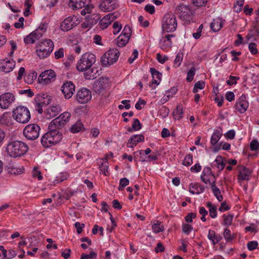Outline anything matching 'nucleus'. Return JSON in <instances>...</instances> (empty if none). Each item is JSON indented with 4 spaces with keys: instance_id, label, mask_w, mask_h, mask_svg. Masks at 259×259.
Wrapping results in <instances>:
<instances>
[{
    "instance_id": "25",
    "label": "nucleus",
    "mask_w": 259,
    "mask_h": 259,
    "mask_svg": "<svg viewBox=\"0 0 259 259\" xmlns=\"http://www.w3.org/2000/svg\"><path fill=\"white\" fill-rule=\"evenodd\" d=\"M41 37V35L38 30H34L24 38V43L26 45L32 44L35 40H38Z\"/></svg>"
},
{
    "instance_id": "6",
    "label": "nucleus",
    "mask_w": 259,
    "mask_h": 259,
    "mask_svg": "<svg viewBox=\"0 0 259 259\" xmlns=\"http://www.w3.org/2000/svg\"><path fill=\"white\" fill-rule=\"evenodd\" d=\"M177 27V22L175 16L172 13L166 14L162 19V28L166 32L174 31Z\"/></svg>"
},
{
    "instance_id": "10",
    "label": "nucleus",
    "mask_w": 259,
    "mask_h": 259,
    "mask_svg": "<svg viewBox=\"0 0 259 259\" xmlns=\"http://www.w3.org/2000/svg\"><path fill=\"white\" fill-rule=\"evenodd\" d=\"M70 118V113L67 111L64 112L51 121V126H54L57 128H62L69 122Z\"/></svg>"
},
{
    "instance_id": "38",
    "label": "nucleus",
    "mask_w": 259,
    "mask_h": 259,
    "mask_svg": "<svg viewBox=\"0 0 259 259\" xmlns=\"http://www.w3.org/2000/svg\"><path fill=\"white\" fill-rule=\"evenodd\" d=\"M108 167L109 164L107 158H106L103 160V161L101 163V164L99 166L100 174H102L105 176H107L108 174Z\"/></svg>"
},
{
    "instance_id": "54",
    "label": "nucleus",
    "mask_w": 259,
    "mask_h": 259,
    "mask_svg": "<svg viewBox=\"0 0 259 259\" xmlns=\"http://www.w3.org/2000/svg\"><path fill=\"white\" fill-rule=\"evenodd\" d=\"M248 49L249 51L252 55H255L258 52V50L257 49V45L255 43H250L248 46Z\"/></svg>"
},
{
    "instance_id": "3",
    "label": "nucleus",
    "mask_w": 259,
    "mask_h": 259,
    "mask_svg": "<svg viewBox=\"0 0 259 259\" xmlns=\"http://www.w3.org/2000/svg\"><path fill=\"white\" fill-rule=\"evenodd\" d=\"M37 56L44 59L49 57L54 50L53 42L50 39H46L38 42L35 46Z\"/></svg>"
},
{
    "instance_id": "22",
    "label": "nucleus",
    "mask_w": 259,
    "mask_h": 259,
    "mask_svg": "<svg viewBox=\"0 0 259 259\" xmlns=\"http://www.w3.org/2000/svg\"><path fill=\"white\" fill-rule=\"evenodd\" d=\"M61 111V107L59 105L50 106L45 110L46 118L47 119L53 118L58 115Z\"/></svg>"
},
{
    "instance_id": "39",
    "label": "nucleus",
    "mask_w": 259,
    "mask_h": 259,
    "mask_svg": "<svg viewBox=\"0 0 259 259\" xmlns=\"http://www.w3.org/2000/svg\"><path fill=\"white\" fill-rule=\"evenodd\" d=\"M223 236L227 242L232 241L236 236L235 234H232L231 231L227 228L224 229Z\"/></svg>"
},
{
    "instance_id": "14",
    "label": "nucleus",
    "mask_w": 259,
    "mask_h": 259,
    "mask_svg": "<svg viewBox=\"0 0 259 259\" xmlns=\"http://www.w3.org/2000/svg\"><path fill=\"white\" fill-rule=\"evenodd\" d=\"M118 16L119 14L116 12L106 15L99 22V26L100 28L103 30L106 29L111 22L117 19Z\"/></svg>"
},
{
    "instance_id": "21",
    "label": "nucleus",
    "mask_w": 259,
    "mask_h": 259,
    "mask_svg": "<svg viewBox=\"0 0 259 259\" xmlns=\"http://www.w3.org/2000/svg\"><path fill=\"white\" fill-rule=\"evenodd\" d=\"M150 72L152 74L153 79L149 86L152 90H154L158 85L159 84L162 74L154 68H150Z\"/></svg>"
},
{
    "instance_id": "52",
    "label": "nucleus",
    "mask_w": 259,
    "mask_h": 259,
    "mask_svg": "<svg viewBox=\"0 0 259 259\" xmlns=\"http://www.w3.org/2000/svg\"><path fill=\"white\" fill-rule=\"evenodd\" d=\"M32 176L34 178H37L38 180L40 181L42 179V176L41 175L40 171L36 167H34L32 170Z\"/></svg>"
},
{
    "instance_id": "24",
    "label": "nucleus",
    "mask_w": 259,
    "mask_h": 259,
    "mask_svg": "<svg viewBox=\"0 0 259 259\" xmlns=\"http://www.w3.org/2000/svg\"><path fill=\"white\" fill-rule=\"evenodd\" d=\"M174 36L175 35L174 34H167L163 37L160 42V48L164 51H167L169 48H171L172 44L171 38Z\"/></svg>"
},
{
    "instance_id": "20",
    "label": "nucleus",
    "mask_w": 259,
    "mask_h": 259,
    "mask_svg": "<svg viewBox=\"0 0 259 259\" xmlns=\"http://www.w3.org/2000/svg\"><path fill=\"white\" fill-rule=\"evenodd\" d=\"M15 63L13 59H6L0 64V70L6 73L10 72L15 67Z\"/></svg>"
},
{
    "instance_id": "48",
    "label": "nucleus",
    "mask_w": 259,
    "mask_h": 259,
    "mask_svg": "<svg viewBox=\"0 0 259 259\" xmlns=\"http://www.w3.org/2000/svg\"><path fill=\"white\" fill-rule=\"evenodd\" d=\"M131 34H132L131 28L128 25H126L124 26L121 33L120 34V35H122L123 36H125L126 37V38H128V39H129L131 37Z\"/></svg>"
},
{
    "instance_id": "62",
    "label": "nucleus",
    "mask_w": 259,
    "mask_h": 259,
    "mask_svg": "<svg viewBox=\"0 0 259 259\" xmlns=\"http://www.w3.org/2000/svg\"><path fill=\"white\" fill-rule=\"evenodd\" d=\"M169 113V109L165 106L162 107L159 110V113L163 118L167 117Z\"/></svg>"
},
{
    "instance_id": "12",
    "label": "nucleus",
    "mask_w": 259,
    "mask_h": 259,
    "mask_svg": "<svg viewBox=\"0 0 259 259\" xmlns=\"http://www.w3.org/2000/svg\"><path fill=\"white\" fill-rule=\"evenodd\" d=\"M201 180L205 183L210 186L215 184V177L209 167H205L201 175Z\"/></svg>"
},
{
    "instance_id": "59",
    "label": "nucleus",
    "mask_w": 259,
    "mask_h": 259,
    "mask_svg": "<svg viewBox=\"0 0 259 259\" xmlns=\"http://www.w3.org/2000/svg\"><path fill=\"white\" fill-rule=\"evenodd\" d=\"M141 128V124L140 123V121L137 118L134 119L133 123L132 124V129L135 131H137L140 130Z\"/></svg>"
},
{
    "instance_id": "57",
    "label": "nucleus",
    "mask_w": 259,
    "mask_h": 259,
    "mask_svg": "<svg viewBox=\"0 0 259 259\" xmlns=\"http://www.w3.org/2000/svg\"><path fill=\"white\" fill-rule=\"evenodd\" d=\"M208 0H193V3L197 7L205 6Z\"/></svg>"
},
{
    "instance_id": "51",
    "label": "nucleus",
    "mask_w": 259,
    "mask_h": 259,
    "mask_svg": "<svg viewBox=\"0 0 259 259\" xmlns=\"http://www.w3.org/2000/svg\"><path fill=\"white\" fill-rule=\"evenodd\" d=\"M195 67H192L188 72L186 79L188 82H191L193 79L195 74Z\"/></svg>"
},
{
    "instance_id": "26",
    "label": "nucleus",
    "mask_w": 259,
    "mask_h": 259,
    "mask_svg": "<svg viewBox=\"0 0 259 259\" xmlns=\"http://www.w3.org/2000/svg\"><path fill=\"white\" fill-rule=\"evenodd\" d=\"M144 141V137L143 135H135L130 138L126 146L128 148H133L136 146L138 143Z\"/></svg>"
},
{
    "instance_id": "55",
    "label": "nucleus",
    "mask_w": 259,
    "mask_h": 259,
    "mask_svg": "<svg viewBox=\"0 0 259 259\" xmlns=\"http://www.w3.org/2000/svg\"><path fill=\"white\" fill-rule=\"evenodd\" d=\"M192 229L193 227L189 224H184L182 225V231L185 234H189Z\"/></svg>"
},
{
    "instance_id": "2",
    "label": "nucleus",
    "mask_w": 259,
    "mask_h": 259,
    "mask_svg": "<svg viewBox=\"0 0 259 259\" xmlns=\"http://www.w3.org/2000/svg\"><path fill=\"white\" fill-rule=\"evenodd\" d=\"M28 149V146L19 141L10 142L7 145L6 148L7 153L9 156L13 157H17L24 155Z\"/></svg>"
},
{
    "instance_id": "19",
    "label": "nucleus",
    "mask_w": 259,
    "mask_h": 259,
    "mask_svg": "<svg viewBox=\"0 0 259 259\" xmlns=\"http://www.w3.org/2000/svg\"><path fill=\"white\" fill-rule=\"evenodd\" d=\"M116 8V4L113 0H103L99 5L100 9L103 12H110Z\"/></svg>"
},
{
    "instance_id": "9",
    "label": "nucleus",
    "mask_w": 259,
    "mask_h": 259,
    "mask_svg": "<svg viewBox=\"0 0 259 259\" xmlns=\"http://www.w3.org/2000/svg\"><path fill=\"white\" fill-rule=\"evenodd\" d=\"M56 79V74L52 69L46 70L39 75L38 80L43 85H47L54 82Z\"/></svg>"
},
{
    "instance_id": "34",
    "label": "nucleus",
    "mask_w": 259,
    "mask_h": 259,
    "mask_svg": "<svg viewBox=\"0 0 259 259\" xmlns=\"http://www.w3.org/2000/svg\"><path fill=\"white\" fill-rule=\"evenodd\" d=\"M206 206L208 208L210 217L212 219L216 218L218 215L217 206L215 205L212 204V203L210 202H207L206 203Z\"/></svg>"
},
{
    "instance_id": "29",
    "label": "nucleus",
    "mask_w": 259,
    "mask_h": 259,
    "mask_svg": "<svg viewBox=\"0 0 259 259\" xmlns=\"http://www.w3.org/2000/svg\"><path fill=\"white\" fill-rule=\"evenodd\" d=\"M0 123L8 126L13 124V120L9 112H6L3 113L0 118Z\"/></svg>"
},
{
    "instance_id": "61",
    "label": "nucleus",
    "mask_w": 259,
    "mask_h": 259,
    "mask_svg": "<svg viewBox=\"0 0 259 259\" xmlns=\"http://www.w3.org/2000/svg\"><path fill=\"white\" fill-rule=\"evenodd\" d=\"M146 102L145 100H142L141 99H139L138 101L135 104V108L137 110H141L143 106L146 105Z\"/></svg>"
},
{
    "instance_id": "44",
    "label": "nucleus",
    "mask_w": 259,
    "mask_h": 259,
    "mask_svg": "<svg viewBox=\"0 0 259 259\" xmlns=\"http://www.w3.org/2000/svg\"><path fill=\"white\" fill-rule=\"evenodd\" d=\"M214 162H215L218 168L220 170H223L225 166V164L223 162V158L221 156L216 157Z\"/></svg>"
},
{
    "instance_id": "36",
    "label": "nucleus",
    "mask_w": 259,
    "mask_h": 259,
    "mask_svg": "<svg viewBox=\"0 0 259 259\" xmlns=\"http://www.w3.org/2000/svg\"><path fill=\"white\" fill-rule=\"evenodd\" d=\"M183 115V107L181 105H178L176 110L173 112V116L175 119L180 120Z\"/></svg>"
},
{
    "instance_id": "5",
    "label": "nucleus",
    "mask_w": 259,
    "mask_h": 259,
    "mask_svg": "<svg viewBox=\"0 0 259 259\" xmlns=\"http://www.w3.org/2000/svg\"><path fill=\"white\" fill-rule=\"evenodd\" d=\"M13 117L18 122L25 124L29 122L31 114L29 109L23 106H18L12 111Z\"/></svg>"
},
{
    "instance_id": "56",
    "label": "nucleus",
    "mask_w": 259,
    "mask_h": 259,
    "mask_svg": "<svg viewBox=\"0 0 259 259\" xmlns=\"http://www.w3.org/2000/svg\"><path fill=\"white\" fill-rule=\"evenodd\" d=\"M97 253L94 251H92L90 254H87L85 253H83L81 255L80 259H92L94 258H96L97 257Z\"/></svg>"
},
{
    "instance_id": "33",
    "label": "nucleus",
    "mask_w": 259,
    "mask_h": 259,
    "mask_svg": "<svg viewBox=\"0 0 259 259\" xmlns=\"http://www.w3.org/2000/svg\"><path fill=\"white\" fill-rule=\"evenodd\" d=\"M222 130L214 131L210 139L211 144L212 145H215L222 137Z\"/></svg>"
},
{
    "instance_id": "35",
    "label": "nucleus",
    "mask_w": 259,
    "mask_h": 259,
    "mask_svg": "<svg viewBox=\"0 0 259 259\" xmlns=\"http://www.w3.org/2000/svg\"><path fill=\"white\" fill-rule=\"evenodd\" d=\"M234 215L231 213L224 214L223 215V221L222 223V225L225 226H230L232 225Z\"/></svg>"
},
{
    "instance_id": "8",
    "label": "nucleus",
    "mask_w": 259,
    "mask_h": 259,
    "mask_svg": "<svg viewBox=\"0 0 259 259\" xmlns=\"http://www.w3.org/2000/svg\"><path fill=\"white\" fill-rule=\"evenodd\" d=\"M40 129V127L37 124H28L23 130L24 136L28 140H35L39 136Z\"/></svg>"
},
{
    "instance_id": "47",
    "label": "nucleus",
    "mask_w": 259,
    "mask_h": 259,
    "mask_svg": "<svg viewBox=\"0 0 259 259\" xmlns=\"http://www.w3.org/2000/svg\"><path fill=\"white\" fill-rule=\"evenodd\" d=\"M131 34H132L131 28L128 25H126L124 26L121 33L120 34V35H122L123 36H125L126 37V38H128V39H129L131 37Z\"/></svg>"
},
{
    "instance_id": "18",
    "label": "nucleus",
    "mask_w": 259,
    "mask_h": 259,
    "mask_svg": "<svg viewBox=\"0 0 259 259\" xmlns=\"http://www.w3.org/2000/svg\"><path fill=\"white\" fill-rule=\"evenodd\" d=\"M75 85L71 81H67L61 87V91L63 93L64 97L69 99L72 97L75 91Z\"/></svg>"
},
{
    "instance_id": "53",
    "label": "nucleus",
    "mask_w": 259,
    "mask_h": 259,
    "mask_svg": "<svg viewBox=\"0 0 259 259\" xmlns=\"http://www.w3.org/2000/svg\"><path fill=\"white\" fill-rule=\"evenodd\" d=\"M112 27L113 28V33L116 35L120 31L122 25L119 22L115 21L113 24Z\"/></svg>"
},
{
    "instance_id": "41",
    "label": "nucleus",
    "mask_w": 259,
    "mask_h": 259,
    "mask_svg": "<svg viewBox=\"0 0 259 259\" xmlns=\"http://www.w3.org/2000/svg\"><path fill=\"white\" fill-rule=\"evenodd\" d=\"M128 41L129 39L128 38H126L125 36L120 35L117 38L116 44L118 47H123L127 44Z\"/></svg>"
},
{
    "instance_id": "32",
    "label": "nucleus",
    "mask_w": 259,
    "mask_h": 259,
    "mask_svg": "<svg viewBox=\"0 0 259 259\" xmlns=\"http://www.w3.org/2000/svg\"><path fill=\"white\" fill-rule=\"evenodd\" d=\"M207 237L211 241L213 245L217 244L222 239V237L220 235L216 234L215 232L211 230H209Z\"/></svg>"
},
{
    "instance_id": "46",
    "label": "nucleus",
    "mask_w": 259,
    "mask_h": 259,
    "mask_svg": "<svg viewBox=\"0 0 259 259\" xmlns=\"http://www.w3.org/2000/svg\"><path fill=\"white\" fill-rule=\"evenodd\" d=\"M83 125L80 122H77L70 128L71 132L73 133H76L81 131Z\"/></svg>"
},
{
    "instance_id": "45",
    "label": "nucleus",
    "mask_w": 259,
    "mask_h": 259,
    "mask_svg": "<svg viewBox=\"0 0 259 259\" xmlns=\"http://www.w3.org/2000/svg\"><path fill=\"white\" fill-rule=\"evenodd\" d=\"M205 85V82L203 81H198L195 83L194 84L193 89V92L194 93H196L198 92V90L200 89L202 90L204 88Z\"/></svg>"
},
{
    "instance_id": "50",
    "label": "nucleus",
    "mask_w": 259,
    "mask_h": 259,
    "mask_svg": "<svg viewBox=\"0 0 259 259\" xmlns=\"http://www.w3.org/2000/svg\"><path fill=\"white\" fill-rule=\"evenodd\" d=\"M129 184V181L126 178H122L119 181V186L118 187V190L119 191H122L123 190L124 188L127 186Z\"/></svg>"
},
{
    "instance_id": "58",
    "label": "nucleus",
    "mask_w": 259,
    "mask_h": 259,
    "mask_svg": "<svg viewBox=\"0 0 259 259\" xmlns=\"http://www.w3.org/2000/svg\"><path fill=\"white\" fill-rule=\"evenodd\" d=\"M84 7H85L84 9L82 10L80 12V14L82 15H85L87 14L91 13L92 9L93 8V6L92 5L88 4L86 5H85V6Z\"/></svg>"
},
{
    "instance_id": "4",
    "label": "nucleus",
    "mask_w": 259,
    "mask_h": 259,
    "mask_svg": "<svg viewBox=\"0 0 259 259\" xmlns=\"http://www.w3.org/2000/svg\"><path fill=\"white\" fill-rule=\"evenodd\" d=\"M62 138V135L59 131L52 130L44 135L41 143L44 147L49 148L58 143Z\"/></svg>"
},
{
    "instance_id": "60",
    "label": "nucleus",
    "mask_w": 259,
    "mask_h": 259,
    "mask_svg": "<svg viewBox=\"0 0 259 259\" xmlns=\"http://www.w3.org/2000/svg\"><path fill=\"white\" fill-rule=\"evenodd\" d=\"M259 148V143L257 140H253L250 143V148L251 151H256Z\"/></svg>"
},
{
    "instance_id": "64",
    "label": "nucleus",
    "mask_w": 259,
    "mask_h": 259,
    "mask_svg": "<svg viewBox=\"0 0 259 259\" xmlns=\"http://www.w3.org/2000/svg\"><path fill=\"white\" fill-rule=\"evenodd\" d=\"M17 253L16 251L12 249H10L8 250V252L7 251V256H3V257L6 258L7 259H11L15 257Z\"/></svg>"
},
{
    "instance_id": "1",
    "label": "nucleus",
    "mask_w": 259,
    "mask_h": 259,
    "mask_svg": "<svg viewBox=\"0 0 259 259\" xmlns=\"http://www.w3.org/2000/svg\"><path fill=\"white\" fill-rule=\"evenodd\" d=\"M95 55L91 53L83 54L76 64V69L80 72H84V76L86 79H93L97 77L98 70L92 65L96 62Z\"/></svg>"
},
{
    "instance_id": "23",
    "label": "nucleus",
    "mask_w": 259,
    "mask_h": 259,
    "mask_svg": "<svg viewBox=\"0 0 259 259\" xmlns=\"http://www.w3.org/2000/svg\"><path fill=\"white\" fill-rule=\"evenodd\" d=\"M108 87V80L106 78H100L95 81L93 85L94 91L98 94H100Z\"/></svg>"
},
{
    "instance_id": "49",
    "label": "nucleus",
    "mask_w": 259,
    "mask_h": 259,
    "mask_svg": "<svg viewBox=\"0 0 259 259\" xmlns=\"http://www.w3.org/2000/svg\"><path fill=\"white\" fill-rule=\"evenodd\" d=\"M193 163V156L191 154L187 155L184 160H183V164L185 166H190Z\"/></svg>"
},
{
    "instance_id": "13",
    "label": "nucleus",
    "mask_w": 259,
    "mask_h": 259,
    "mask_svg": "<svg viewBox=\"0 0 259 259\" xmlns=\"http://www.w3.org/2000/svg\"><path fill=\"white\" fill-rule=\"evenodd\" d=\"M77 20L76 17H68L61 22L60 29L63 31H68L77 25Z\"/></svg>"
},
{
    "instance_id": "27",
    "label": "nucleus",
    "mask_w": 259,
    "mask_h": 259,
    "mask_svg": "<svg viewBox=\"0 0 259 259\" xmlns=\"http://www.w3.org/2000/svg\"><path fill=\"white\" fill-rule=\"evenodd\" d=\"M251 174L250 170L244 166H241L239 169L238 180L241 181H248Z\"/></svg>"
},
{
    "instance_id": "16",
    "label": "nucleus",
    "mask_w": 259,
    "mask_h": 259,
    "mask_svg": "<svg viewBox=\"0 0 259 259\" xmlns=\"http://www.w3.org/2000/svg\"><path fill=\"white\" fill-rule=\"evenodd\" d=\"M51 100V97L44 94L42 96H39L36 97L35 99V110L38 111L39 113H42V106L44 105H48Z\"/></svg>"
},
{
    "instance_id": "30",
    "label": "nucleus",
    "mask_w": 259,
    "mask_h": 259,
    "mask_svg": "<svg viewBox=\"0 0 259 259\" xmlns=\"http://www.w3.org/2000/svg\"><path fill=\"white\" fill-rule=\"evenodd\" d=\"M204 191V188L198 183H191L189 186V191L193 194H198L203 192Z\"/></svg>"
},
{
    "instance_id": "28",
    "label": "nucleus",
    "mask_w": 259,
    "mask_h": 259,
    "mask_svg": "<svg viewBox=\"0 0 259 259\" xmlns=\"http://www.w3.org/2000/svg\"><path fill=\"white\" fill-rule=\"evenodd\" d=\"M91 0H70L69 6L73 9H81L85 6L87 2H90Z\"/></svg>"
},
{
    "instance_id": "42",
    "label": "nucleus",
    "mask_w": 259,
    "mask_h": 259,
    "mask_svg": "<svg viewBox=\"0 0 259 259\" xmlns=\"http://www.w3.org/2000/svg\"><path fill=\"white\" fill-rule=\"evenodd\" d=\"M25 169L23 166L13 167L10 168V172L14 175H20L24 172Z\"/></svg>"
},
{
    "instance_id": "7",
    "label": "nucleus",
    "mask_w": 259,
    "mask_h": 259,
    "mask_svg": "<svg viewBox=\"0 0 259 259\" xmlns=\"http://www.w3.org/2000/svg\"><path fill=\"white\" fill-rule=\"evenodd\" d=\"M119 56V52L117 49H110L101 58V62L104 66L111 65L116 62Z\"/></svg>"
},
{
    "instance_id": "15",
    "label": "nucleus",
    "mask_w": 259,
    "mask_h": 259,
    "mask_svg": "<svg viewBox=\"0 0 259 259\" xmlns=\"http://www.w3.org/2000/svg\"><path fill=\"white\" fill-rule=\"evenodd\" d=\"M14 95L10 93H4L0 96V107L2 109L8 108L14 102Z\"/></svg>"
},
{
    "instance_id": "63",
    "label": "nucleus",
    "mask_w": 259,
    "mask_h": 259,
    "mask_svg": "<svg viewBox=\"0 0 259 259\" xmlns=\"http://www.w3.org/2000/svg\"><path fill=\"white\" fill-rule=\"evenodd\" d=\"M68 175L66 173L60 174L59 176L56 177L55 181L57 183L61 182L64 181L65 180H66L67 179V178H68Z\"/></svg>"
},
{
    "instance_id": "11",
    "label": "nucleus",
    "mask_w": 259,
    "mask_h": 259,
    "mask_svg": "<svg viewBox=\"0 0 259 259\" xmlns=\"http://www.w3.org/2000/svg\"><path fill=\"white\" fill-rule=\"evenodd\" d=\"M91 98V92L87 88L80 89L76 95V100L80 104H85L90 101Z\"/></svg>"
},
{
    "instance_id": "37",
    "label": "nucleus",
    "mask_w": 259,
    "mask_h": 259,
    "mask_svg": "<svg viewBox=\"0 0 259 259\" xmlns=\"http://www.w3.org/2000/svg\"><path fill=\"white\" fill-rule=\"evenodd\" d=\"M152 229L153 232L155 233H158L164 231V226L161 224V223L157 221L156 223L152 224Z\"/></svg>"
},
{
    "instance_id": "31",
    "label": "nucleus",
    "mask_w": 259,
    "mask_h": 259,
    "mask_svg": "<svg viewBox=\"0 0 259 259\" xmlns=\"http://www.w3.org/2000/svg\"><path fill=\"white\" fill-rule=\"evenodd\" d=\"M224 21L225 20L220 18H217L213 19V21L210 24V27L211 29L214 32L218 31L223 27V25L224 24Z\"/></svg>"
},
{
    "instance_id": "17",
    "label": "nucleus",
    "mask_w": 259,
    "mask_h": 259,
    "mask_svg": "<svg viewBox=\"0 0 259 259\" xmlns=\"http://www.w3.org/2000/svg\"><path fill=\"white\" fill-rule=\"evenodd\" d=\"M248 106L249 103L246 100V96L243 94L236 101L234 107L240 113H243L247 110Z\"/></svg>"
},
{
    "instance_id": "40",
    "label": "nucleus",
    "mask_w": 259,
    "mask_h": 259,
    "mask_svg": "<svg viewBox=\"0 0 259 259\" xmlns=\"http://www.w3.org/2000/svg\"><path fill=\"white\" fill-rule=\"evenodd\" d=\"M211 190L219 201H222L223 197L221 194L220 189L215 185H212L211 187Z\"/></svg>"
},
{
    "instance_id": "43",
    "label": "nucleus",
    "mask_w": 259,
    "mask_h": 259,
    "mask_svg": "<svg viewBox=\"0 0 259 259\" xmlns=\"http://www.w3.org/2000/svg\"><path fill=\"white\" fill-rule=\"evenodd\" d=\"M183 56V53L179 52L177 54L174 62V66L175 67H178L181 64Z\"/></svg>"
}]
</instances>
